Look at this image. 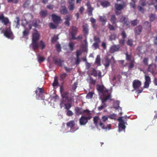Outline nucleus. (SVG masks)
Here are the masks:
<instances>
[{
    "label": "nucleus",
    "instance_id": "51",
    "mask_svg": "<svg viewBox=\"0 0 157 157\" xmlns=\"http://www.w3.org/2000/svg\"><path fill=\"white\" fill-rule=\"evenodd\" d=\"M67 76V74L65 73H64L62 74L60 76L61 79L62 80H63Z\"/></svg>",
    "mask_w": 157,
    "mask_h": 157
},
{
    "label": "nucleus",
    "instance_id": "48",
    "mask_svg": "<svg viewBox=\"0 0 157 157\" xmlns=\"http://www.w3.org/2000/svg\"><path fill=\"white\" fill-rule=\"evenodd\" d=\"M131 24L132 26H135L137 24V20H134L131 21Z\"/></svg>",
    "mask_w": 157,
    "mask_h": 157
},
{
    "label": "nucleus",
    "instance_id": "14",
    "mask_svg": "<svg viewBox=\"0 0 157 157\" xmlns=\"http://www.w3.org/2000/svg\"><path fill=\"white\" fill-rule=\"evenodd\" d=\"M78 30V28L75 26H71V31L70 32V33L72 37L71 39L75 38V36H76Z\"/></svg>",
    "mask_w": 157,
    "mask_h": 157
},
{
    "label": "nucleus",
    "instance_id": "36",
    "mask_svg": "<svg viewBox=\"0 0 157 157\" xmlns=\"http://www.w3.org/2000/svg\"><path fill=\"white\" fill-rule=\"evenodd\" d=\"M55 47L57 51L59 52L61 51V48L60 44L59 43H57L55 46Z\"/></svg>",
    "mask_w": 157,
    "mask_h": 157
},
{
    "label": "nucleus",
    "instance_id": "28",
    "mask_svg": "<svg viewBox=\"0 0 157 157\" xmlns=\"http://www.w3.org/2000/svg\"><path fill=\"white\" fill-rule=\"evenodd\" d=\"M83 29V32L84 34H88L89 32H88V25L87 24H85L84 25H83L82 26Z\"/></svg>",
    "mask_w": 157,
    "mask_h": 157
},
{
    "label": "nucleus",
    "instance_id": "62",
    "mask_svg": "<svg viewBox=\"0 0 157 157\" xmlns=\"http://www.w3.org/2000/svg\"><path fill=\"white\" fill-rule=\"evenodd\" d=\"M7 2L8 3L13 2L15 4H17L18 2V0H7Z\"/></svg>",
    "mask_w": 157,
    "mask_h": 157
},
{
    "label": "nucleus",
    "instance_id": "23",
    "mask_svg": "<svg viewBox=\"0 0 157 157\" xmlns=\"http://www.w3.org/2000/svg\"><path fill=\"white\" fill-rule=\"evenodd\" d=\"M53 61L55 64L58 66H61L62 63L63 62L61 59H58L55 57L53 58Z\"/></svg>",
    "mask_w": 157,
    "mask_h": 157
},
{
    "label": "nucleus",
    "instance_id": "38",
    "mask_svg": "<svg viewBox=\"0 0 157 157\" xmlns=\"http://www.w3.org/2000/svg\"><path fill=\"white\" fill-rule=\"evenodd\" d=\"M59 39V37L58 36L55 35L52 38L51 40V42L54 43L56 42V41Z\"/></svg>",
    "mask_w": 157,
    "mask_h": 157
},
{
    "label": "nucleus",
    "instance_id": "60",
    "mask_svg": "<svg viewBox=\"0 0 157 157\" xmlns=\"http://www.w3.org/2000/svg\"><path fill=\"white\" fill-rule=\"evenodd\" d=\"M137 9L139 11L142 13H143L144 12V10L142 7L140 6H138L137 7Z\"/></svg>",
    "mask_w": 157,
    "mask_h": 157
},
{
    "label": "nucleus",
    "instance_id": "3",
    "mask_svg": "<svg viewBox=\"0 0 157 157\" xmlns=\"http://www.w3.org/2000/svg\"><path fill=\"white\" fill-rule=\"evenodd\" d=\"M108 117L106 116H103L102 117V120L99 121V126L101 127L102 129L109 130L111 129V125L108 124L106 126H105L104 125L103 122L106 121L108 120Z\"/></svg>",
    "mask_w": 157,
    "mask_h": 157
},
{
    "label": "nucleus",
    "instance_id": "20",
    "mask_svg": "<svg viewBox=\"0 0 157 157\" xmlns=\"http://www.w3.org/2000/svg\"><path fill=\"white\" fill-rule=\"evenodd\" d=\"M142 27L141 25H139L136 27L134 30L135 34L136 35H140L142 32Z\"/></svg>",
    "mask_w": 157,
    "mask_h": 157
},
{
    "label": "nucleus",
    "instance_id": "31",
    "mask_svg": "<svg viewBox=\"0 0 157 157\" xmlns=\"http://www.w3.org/2000/svg\"><path fill=\"white\" fill-rule=\"evenodd\" d=\"M110 21L113 24H115L117 22V18L114 15H111Z\"/></svg>",
    "mask_w": 157,
    "mask_h": 157
},
{
    "label": "nucleus",
    "instance_id": "33",
    "mask_svg": "<svg viewBox=\"0 0 157 157\" xmlns=\"http://www.w3.org/2000/svg\"><path fill=\"white\" fill-rule=\"evenodd\" d=\"M100 120L99 117L98 116L94 117L93 118L94 123L95 126H97L98 124V122Z\"/></svg>",
    "mask_w": 157,
    "mask_h": 157
},
{
    "label": "nucleus",
    "instance_id": "13",
    "mask_svg": "<svg viewBox=\"0 0 157 157\" xmlns=\"http://www.w3.org/2000/svg\"><path fill=\"white\" fill-rule=\"evenodd\" d=\"M52 17L53 22L55 24H59L62 20L60 16L56 15L55 14H52Z\"/></svg>",
    "mask_w": 157,
    "mask_h": 157
},
{
    "label": "nucleus",
    "instance_id": "45",
    "mask_svg": "<svg viewBox=\"0 0 157 157\" xmlns=\"http://www.w3.org/2000/svg\"><path fill=\"white\" fill-rule=\"evenodd\" d=\"M102 104L103 105H101L98 107V110H101L107 106V105L105 103H102Z\"/></svg>",
    "mask_w": 157,
    "mask_h": 157
},
{
    "label": "nucleus",
    "instance_id": "43",
    "mask_svg": "<svg viewBox=\"0 0 157 157\" xmlns=\"http://www.w3.org/2000/svg\"><path fill=\"white\" fill-rule=\"evenodd\" d=\"M89 80V82L90 84L94 85H95L96 81L95 80H94L92 77H90Z\"/></svg>",
    "mask_w": 157,
    "mask_h": 157
},
{
    "label": "nucleus",
    "instance_id": "15",
    "mask_svg": "<svg viewBox=\"0 0 157 157\" xmlns=\"http://www.w3.org/2000/svg\"><path fill=\"white\" fill-rule=\"evenodd\" d=\"M1 20V22L5 25H6L10 23L8 18L5 17L3 14H0V21Z\"/></svg>",
    "mask_w": 157,
    "mask_h": 157
},
{
    "label": "nucleus",
    "instance_id": "59",
    "mask_svg": "<svg viewBox=\"0 0 157 157\" xmlns=\"http://www.w3.org/2000/svg\"><path fill=\"white\" fill-rule=\"evenodd\" d=\"M73 114V113L70 110H68V111H67V115L68 116H72Z\"/></svg>",
    "mask_w": 157,
    "mask_h": 157
},
{
    "label": "nucleus",
    "instance_id": "44",
    "mask_svg": "<svg viewBox=\"0 0 157 157\" xmlns=\"http://www.w3.org/2000/svg\"><path fill=\"white\" fill-rule=\"evenodd\" d=\"M65 109L67 110H69L71 107V103H67L65 104Z\"/></svg>",
    "mask_w": 157,
    "mask_h": 157
},
{
    "label": "nucleus",
    "instance_id": "37",
    "mask_svg": "<svg viewBox=\"0 0 157 157\" xmlns=\"http://www.w3.org/2000/svg\"><path fill=\"white\" fill-rule=\"evenodd\" d=\"M69 47L71 51H72L74 50V44L72 42H70L69 43Z\"/></svg>",
    "mask_w": 157,
    "mask_h": 157
},
{
    "label": "nucleus",
    "instance_id": "58",
    "mask_svg": "<svg viewBox=\"0 0 157 157\" xmlns=\"http://www.w3.org/2000/svg\"><path fill=\"white\" fill-rule=\"evenodd\" d=\"M134 62L133 61H132L131 63H130L129 66L128 68L129 69H132L134 67Z\"/></svg>",
    "mask_w": 157,
    "mask_h": 157
},
{
    "label": "nucleus",
    "instance_id": "34",
    "mask_svg": "<svg viewBox=\"0 0 157 157\" xmlns=\"http://www.w3.org/2000/svg\"><path fill=\"white\" fill-rule=\"evenodd\" d=\"M38 44L39 47H40L42 50H43L45 48V44L42 40L40 41Z\"/></svg>",
    "mask_w": 157,
    "mask_h": 157
},
{
    "label": "nucleus",
    "instance_id": "19",
    "mask_svg": "<svg viewBox=\"0 0 157 157\" xmlns=\"http://www.w3.org/2000/svg\"><path fill=\"white\" fill-rule=\"evenodd\" d=\"M103 99L102 100V103H105V102L110 99L111 98V95L108 92V93L103 94Z\"/></svg>",
    "mask_w": 157,
    "mask_h": 157
},
{
    "label": "nucleus",
    "instance_id": "22",
    "mask_svg": "<svg viewBox=\"0 0 157 157\" xmlns=\"http://www.w3.org/2000/svg\"><path fill=\"white\" fill-rule=\"evenodd\" d=\"M119 49V45H114L111 47L110 49V52L111 53H114L116 51H118Z\"/></svg>",
    "mask_w": 157,
    "mask_h": 157
},
{
    "label": "nucleus",
    "instance_id": "8",
    "mask_svg": "<svg viewBox=\"0 0 157 157\" xmlns=\"http://www.w3.org/2000/svg\"><path fill=\"white\" fill-rule=\"evenodd\" d=\"M98 73L97 71L94 68H92L90 70V75H91L95 77H96L98 76V78H100L102 77L101 72L100 71H98Z\"/></svg>",
    "mask_w": 157,
    "mask_h": 157
},
{
    "label": "nucleus",
    "instance_id": "56",
    "mask_svg": "<svg viewBox=\"0 0 157 157\" xmlns=\"http://www.w3.org/2000/svg\"><path fill=\"white\" fill-rule=\"evenodd\" d=\"M64 68L65 69L66 72L67 73H69L70 72V71L72 70V68H68L66 66L64 67Z\"/></svg>",
    "mask_w": 157,
    "mask_h": 157
},
{
    "label": "nucleus",
    "instance_id": "50",
    "mask_svg": "<svg viewBox=\"0 0 157 157\" xmlns=\"http://www.w3.org/2000/svg\"><path fill=\"white\" fill-rule=\"evenodd\" d=\"M148 59L147 58H145L144 59L143 63L145 65H148Z\"/></svg>",
    "mask_w": 157,
    "mask_h": 157
},
{
    "label": "nucleus",
    "instance_id": "63",
    "mask_svg": "<svg viewBox=\"0 0 157 157\" xmlns=\"http://www.w3.org/2000/svg\"><path fill=\"white\" fill-rule=\"evenodd\" d=\"M108 26V28L110 30L113 31L115 30V28L113 25L109 24Z\"/></svg>",
    "mask_w": 157,
    "mask_h": 157
},
{
    "label": "nucleus",
    "instance_id": "61",
    "mask_svg": "<svg viewBox=\"0 0 157 157\" xmlns=\"http://www.w3.org/2000/svg\"><path fill=\"white\" fill-rule=\"evenodd\" d=\"M16 20L14 21V22L17 23V26L19 25L20 19L19 17H17L16 18Z\"/></svg>",
    "mask_w": 157,
    "mask_h": 157
},
{
    "label": "nucleus",
    "instance_id": "6",
    "mask_svg": "<svg viewBox=\"0 0 157 157\" xmlns=\"http://www.w3.org/2000/svg\"><path fill=\"white\" fill-rule=\"evenodd\" d=\"M91 116L86 117L85 116H82L79 119V123L81 125H85L91 118Z\"/></svg>",
    "mask_w": 157,
    "mask_h": 157
},
{
    "label": "nucleus",
    "instance_id": "55",
    "mask_svg": "<svg viewBox=\"0 0 157 157\" xmlns=\"http://www.w3.org/2000/svg\"><path fill=\"white\" fill-rule=\"evenodd\" d=\"M71 16L70 15H67L66 16L65 19V20L70 21L71 20Z\"/></svg>",
    "mask_w": 157,
    "mask_h": 157
},
{
    "label": "nucleus",
    "instance_id": "26",
    "mask_svg": "<svg viewBox=\"0 0 157 157\" xmlns=\"http://www.w3.org/2000/svg\"><path fill=\"white\" fill-rule=\"evenodd\" d=\"M99 20L100 22H101L102 25H105L107 21V18L105 16H100Z\"/></svg>",
    "mask_w": 157,
    "mask_h": 157
},
{
    "label": "nucleus",
    "instance_id": "54",
    "mask_svg": "<svg viewBox=\"0 0 157 157\" xmlns=\"http://www.w3.org/2000/svg\"><path fill=\"white\" fill-rule=\"evenodd\" d=\"M44 60V58L43 57L39 56L38 57V61L40 63L43 62Z\"/></svg>",
    "mask_w": 157,
    "mask_h": 157
},
{
    "label": "nucleus",
    "instance_id": "46",
    "mask_svg": "<svg viewBox=\"0 0 157 157\" xmlns=\"http://www.w3.org/2000/svg\"><path fill=\"white\" fill-rule=\"evenodd\" d=\"M116 37V35L115 34H112L109 36V39L111 40H115Z\"/></svg>",
    "mask_w": 157,
    "mask_h": 157
},
{
    "label": "nucleus",
    "instance_id": "39",
    "mask_svg": "<svg viewBox=\"0 0 157 157\" xmlns=\"http://www.w3.org/2000/svg\"><path fill=\"white\" fill-rule=\"evenodd\" d=\"M149 19L151 21H152L155 20V15L152 13H151L149 16Z\"/></svg>",
    "mask_w": 157,
    "mask_h": 157
},
{
    "label": "nucleus",
    "instance_id": "47",
    "mask_svg": "<svg viewBox=\"0 0 157 157\" xmlns=\"http://www.w3.org/2000/svg\"><path fill=\"white\" fill-rule=\"evenodd\" d=\"M58 84V82L57 78H54V80L53 82L52 83V85L53 87L57 86Z\"/></svg>",
    "mask_w": 157,
    "mask_h": 157
},
{
    "label": "nucleus",
    "instance_id": "16",
    "mask_svg": "<svg viewBox=\"0 0 157 157\" xmlns=\"http://www.w3.org/2000/svg\"><path fill=\"white\" fill-rule=\"evenodd\" d=\"M97 89L98 92L101 93L102 94L108 93V90L103 86L98 85L97 86Z\"/></svg>",
    "mask_w": 157,
    "mask_h": 157
},
{
    "label": "nucleus",
    "instance_id": "30",
    "mask_svg": "<svg viewBox=\"0 0 157 157\" xmlns=\"http://www.w3.org/2000/svg\"><path fill=\"white\" fill-rule=\"evenodd\" d=\"M40 14L42 18H44L48 15V12L47 10H42L40 13Z\"/></svg>",
    "mask_w": 157,
    "mask_h": 157
},
{
    "label": "nucleus",
    "instance_id": "42",
    "mask_svg": "<svg viewBox=\"0 0 157 157\" xmlns=\"http://www.w3.org/2000/svg\"><path fill=\"white\" fill-rule=\"evenodd\" d=\"M95 42L99 43L101 41L100 38L98 36H95L94 38Z\"/></svg>",
    "mask_w": 157,
    "mask_h": 157
},
{
    "label": "nucleus",
    "instance_id": "41",
    "mask_svg": "<svg viewBox=\"0 0 157 157\" xmlns=\"http://www.w3.org/2000/svg\"><path fill=\"white\" fill-rule=\"evenodd\" d=\"M133 41L132 39H128L126 42V44L128 45L132 46L133 45Z\"/></svg>",
    "mask_w": 157,
    "mask_h": 157
},
{
    "label": "nucleus",
    "instance_id": "53",
    "mask_svg": "<svg viewBox=\"0 0 157 157\" xmlns=\"http://www.w3.org/2000/svg\"><path fill=\"white\" fill-rule=\"evenodd\" d=\"M83 113H86V115H87L88 116H90V111L87 109L86 110H83Z\"/></svg>",
    "mask_w": 157,
    "mask_h": 157
},
{
    "label": "nucleus",
    "instance_id": "17",
    "mask_svg": "<svg viewBox=\"0 0 157 157\" xmlns=\"http://www.w3.org/2000/svg\"><path fill=\"white\" fill-rule=\"evenodd\" d=\"M126 6V3L124 2L123 4H118L116 3L115 4V7L116 10H117L120 11L121 10L123 9Z\"/></svg>",
    "mask_w": 157,
    "mask_h": 157
},
{
    "label": "nucleus",
    "instance_id": "10",
    "mask_svg": "<svg viewBox=\"0 0 157 157\" xmlns=\"http://www.w3.org/2000/svg\"><path fill=\"white\" fill-rule=\"evenodd\" d=\"M4 35L8 38L13 39V34L10 27L6 28L4 32Z\"/></svg>",
    "mask_w": 157,
    "mask_h": 157
},
{
    "label": "nucleus",
    "instance_id": "35",
    "mask_svg": "<svg viewBox=\"0 0 157 157\" xmlns=\"http://www.w3.org/2000/svg\"><path fill=\"white\" fill-rule=\"evenodd\" d=\"M69 6H68V8L71 11L73 10L75 8V5L74 3H68Z\"/></svg>",
    "mask_w": 157,
    "mask_h": 157
},
{
    "label": "nucleus",
    "instance_id": "32",
    "mask_svg": "<svg viewBox=\"0 0 157 157\" xmlns=\"http://www.w3.org/2000/svg\"><path fill=\"white\" fill-rule=\"evenodd\" d=\"M101 5L103 7H107L110 6L109 2L107 1L101 2Z\"/></svg>",
    "mask_w": 157,
    "mask_h": 157
},
{
    "label": "nucleus",
    "instance_id": "49",
    "mask_svg": "<svg viewBox=\"0 0 157 157\" xmlns=\"http://www.w3.org/2000/svg\"><path fill=\"white\" fill-rule=\"evenodd\" d=\"M49 26L50 28L52 29H56V26L54 24L52 23H50L49 24Z\"/></svg>",
    "mask_w": 157,
    "mask_h": 157
},
{
    "label": "nucleus",
    "instance_id": "12",
    "mask_svg": "<svg viewBox=\"0 0 157 157\" xmlns=\"http://www.w3.org/2000/svg\"><path fill=\"white\" fill-rule=\"evenodd\" d=\"M71 94L72 93H70L68 91H64L62 93L61 96L63 98H65L68 101H70L73 98L72 97H70Z\"/></svg>",
    "mask_w": 157,
    "mask_h": 157
},
{
    "label": "nucleus",
    "instance_id": "27",
    "mask_svg": "<svg viewBox=\"0 0 157 157\" xmlns=\"http://www.w3.org/2000/svg\"><path fill=\"white\" fill-rule=\"evenodd\" d=\"M156 66L153 64H150L149 65L148 69V71L152 73L154 72L155 71Z\"/></svg>",
    "mask_w": 157,
    "mask_h": 157
},
{
    "label": "nucleus",
    "instance_id": "4",
    "mask_svg": "<svg viewBox=\"0 0 157 157\" xmlns=\"http://www.w3.org/2000/svg\"><path fill=\"white\" fill-rule=\"evenodd\" d=\"M26 24L25 25H23L25 29L22 32V37H25L28 35L29 33L30 30L32 29V25L28 23V22H27L26 21Z\"/></svg>",
    "mask_w": 157,
    "mask_h": 157
},
{
    "label": "nucleus",
    "instance_id": "5",
    "mask_svg": "<svg viewBox=\"0 0 157 157\" xmlns=\"http://www.w3.org/2000/svg\"><path fill=\"white\" fill-rule=\"evenodd\" d=\"M66 125L68 128H70V132H74L77 130L78 127H75V123L74 121H70L66 124Z\"/></svg>",
    "mask_w": 157,
    "mask_h": 157
},
{
    "label": "nucleus",
    "instance_id": "18",
    "mask_svg": "<svg viewBox=\"0 0 157 157\" xmlns=\"http://www.w3.org/2000/svg\"><path fill=\"white\" fill-rule=\"evenodd\" d=\"M141 82L139 80H135L132 83L133 87L134 89L136 90L141 86Z\"/></svg>",
    "mask_w": 157,
    "mask_h": 157
},
{
    "label": "nucleus",
    "instance_id": "52",
    "mask_svg": "<svg viewBox=\"0 0 157 157\" xmlns=\"http://www.w3.org/2000/svg\"><path fill=\"white\" fill-rule=\"evenodd\" d=\"M145 82H151V78L148 76H145Z\"/></svg>",
    "mask_w": 157,
    "mask_h": 157
},
{
    "label": "nucleus",
    "instance_id": "2",
    "mask_svg": "<svg viewBox=\"0 0 157 157\" xmlns=\"http://www.w3.org/2000/svg\"><path fill=\"white\" fill-rule=\"evenodd\" d=\"M119 21L123 24V26L127 28H130V22L128 17L126 16H122L120 19Z\"/></svg>",
    "mask_w": 157,
    "mask_h": 157
},
{
    "label": "nucleus",
    "instance_id": "24",
    "mask_svg": "<svg viewBox=\"0 0 157 157\" xmlns=\"http://www.w3.org/2000/svg\"><path fill=\"white\" fill-rule=\"evenodd\" d=\"M75 113L77 116H79L83 113V109L82 108L77 107L75 108Z\"/></svg>",
    "mask_w": 157,
    "mask_h": 157
},
{
    "label": "nucleus",
    "instance_id": "9",
    "mask_svg": "<svg viewBox=\"0 0 157 157\" xmlns=\"http://www.w3.org/2000/svg\"><path fill=\"white\" fill-rule=\"evenodd\" d=\"M118 121L119 122L118 125L119 131H120V129L122 130H125L126 128V126L125 125L126 122H124L122 119V117H119L118 119Z\"/></svg>",
    "mask_w": 157,
    "mask_h": 157
},
{
    "label": "nucleus",
    "instance_id": "21",
    "mask_svg": "<svg viewBox=\"0 0 157 157\" xmlns=\"http://www.w3.org/2000/svg\"><path fill=\"white\" fill-rule=\"evenodd\" d=\"M61 8L60 10V12L61 14L65 15L68 13L67 9L65 5L61 6Z\"/></svg>",
    "mask_w": 157,
    "mask_h": 157
},
{
    "label": "nucleus",
    "instance_id": "40",
    "mask_svg": "<svg viewBox=\"0 0 157 157\" xmlns=\"http://www.w3.org/2000/svg\"><path fill=\"white\" fill-rule=\"evenodd\" d=\"M93 93L91 92H89L87 94L86 98L87 99H91L93 96Z\"/></svg>",
    "mask_w": 157,
    "mask_h": 157
},
{
    "label": "nucleus",
    "instance_id": "7",
    "mask_svg": "<svg viewBox=\"0 0 157 157\" xmlns=\"http://www.w3.org/2000/svg\"><path fill=\"white\" fill-rule=\"evenodd\" d=\"M44 92V90L42 88L37 87L36 90L35 91L36 94V98L38 100H42V98L41 95Z\"/></svg>",
    "mask_w": 157,
    "mask_h": 157
},
{
    "label": "nucleus",
    "instance_id": "25",
    "mask_svg": "<svg viewBox=\"0 0 157 157\" xmlns=\"http://www.w3.org/2000/svg\"><path fill=\"white\" fill-rule=\"evenodd\" d=\"M110 62V60L108 58H106L103 61V64L105 67L107 68L109 66Z\"/></svg>",
    "mask_w": 157,
    "mask_h": 157
},
{
    "label": "nucleus",
    "instance_id": "57",
    "mask_svg": "<svg viewBox=\"0 0 157 157\" xmlns=\"http://www.w3.org/2000/svg\"><path fill=\"white\" fill-rule=\"evenodd\" d=\"M93 46L95 48V49H97L99 48V43L94 42L93 44Z\"/></svg>",
    "mask_w": 157,
    "mask_h": 157
},
{
    "label": "nucleus",
    "instance_id": "64",
    "mask_svg": "<svg viewBox=\"0 0 157 157\" xmlns=\"http://www.w3.org/2000/svg\"><path fill=\"white\" fill-rule=\"evenodd\" d=\"M140 5L143 6H144L146 4L145 0H141L140 2Z\"/></svg>",
    "mask_w": 157,
    "mask_h": 157
},
{
    "label": "nucleus",
    "instance_id": "1",
    "mask_svg": "<svg viewBox=\"0 0 157 157\" xmlns=\"http://www.w3.org/2000/svg\"><path fill=\"white\" fill-rule=\"evenodd\" d=\"M40 37V35L37 31H36L33 34L32 45L34 50H36L39 48L37 41L39 39Z\"/></svg>",
    "mask_w": 157,
    "mask_h": 157
},
{
    "label": "nucleus",
    "instance_id": "11",
    "mask_svg": "<svg viewBox=\"0 0 157 157\" xmlns=\"http://www.w3.org/2000/svg\"><path fill=\"white\" fill-rule=\"evenodd\" d=\"M121 35L122 36V38L119 40V42L120 46H123L125 44V39L126 38L127 35L125 31H123L121 32Z\"/></svg>",
    "mask_w": 157,
    "mask_h": 157
},
{
    "label": "nucleus",
    "instance_id": "29",
    "mask_svg": "<svg viewBox=\"0 0 157 157\" xmlns=\"http://www.w3.org/2000/svg\"><path fill=\"white\" fill-rule=\"evenodd\" d=\"M95 63L97 64L98 66H100L101 64V58L99 55H98L96 58Z\"/></svg>",
    "mask_w": 157,
    "mask_h": 157
}]
</instances>
